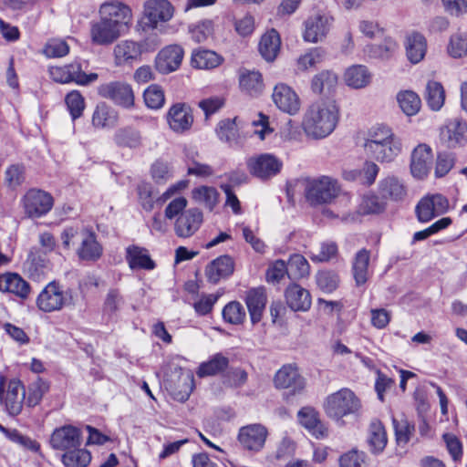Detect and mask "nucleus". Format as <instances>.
I'll return each instance as SVG.
<instances>
[{"instance_id":"nucleus-1","label":"nucleus","mask_w":467,"mask_h":467,"mask_svg":"<svg viewBox=\"0 0 467 467\" xmlns=\"http://www.w3.org/2000/svg\"><path fill=\"white\" fill-rule=\"evenodd\" d=\"M340 119V108L332 99H321L310 104L305 110L301 128L306 137L321 140L329 137Z\"/></svg>"},{"instance_id":"nucleus-2","label":"nucleus","mask_w":467,"mask_h":467,"mask_svg":"<svg viewBox=\"0 0 467 467\" xmlns=\"http://www.w3.org/2000/svg\"><path fill=\"white\" fill-rule=\"evenodd\" d=\"M361 147L369 159L380 163H390L402 152L403 144L391 127L376 124L370 127L362 139Z\"/></svg>"},{"instance_id":"nucleus-3","label":"nucleus","mask_w":467,"mask_h":467,"mask_svg":"<svg viewBox=\"0 0 467 467\" xmlns=\"http://www.w3.org/2000/svg\"><path fill=\"white\" fill-rule=\"evenodd\" d=\"M360 409L359 398L348 388L328 394L323 402L325 414L336 423H344L345 417L358 414Z\"/></svg>"},{"instance_id":"nucleus-4","label":"nucleus","mask_w":467,"mask_h":467,"mask_svg":"<svg viewBox=\"0 0 467 467\" xmlns=\"http://www.w3.org/2000/svg\"><path fill=\"white\" fill-rule=\"evenodd\" d=\"M159 45L156 36H150L141 41L121 40L113 48L114 64L117 67L131 66L140 61L142 54L153 52Z\"/></svg>"},{"instance_id":"nucleus-5","label":"nucleus","mask_w":467,"mask_h":467,"mask_svg":"<svg viewBox=\"0 0 467 467\" xmlns=\"http://www.w3.org/2000/svg\"><path fill=\"white\" fill-rule=\"evenodd\" d=\"M75 304L71 289H64L57 282L48 283L39 293L36 298V306L45 313L59 311L64 307Z\"/></svg>"},{"instance_id":"nucleus-6","label":"nucleus","mask_w":467,"mask_h":467,"mask_svg":"<svg viewBox=\"0 0 467 467\" xmlns=\"http://www.w3.org/2000/svg\"><path fill=\"white\" fill-rule=\"evenodd\" d=\"M25 388L17 379L0 375V406L11 416L18 415L23 408Z\"/></svg>"},{"instance_id":"nucleus-7","label":"nucleus","mask_w":467,"mask_h":467,"mask_svg":"<svg viewBox=\"0 0 467 467\" xmlns=\"http://www.w3.org/2000/svg\"><path fill=\"white\" fill-rule=\"evenodd\" d=\"M339 192L337 181L328 176L313 179L306 187V198L312 205L331 203Z\"/></svg>"},{"instance_id":"nucleus-8","label":"nucleus","mask_w":467,"mask_h":467,"mask_svg":"<svg viewBox=\"0 0 467 467\" xmlns=\"http://www.w3.org/2000/svg\"><path fill=\"white\" fill-rule=\"evenodd\" d=\"M334 23L327 13L316 12L309 15L302 25V38L306 43L317 44L326 39Z\"/></svg>"},{"instance_id":"nucleus-9","label":"nucleus","mask_w":467,"mask_h":467,"mask_svg":"<svg viewBox=\"0 0 467 467\" xmlns=\"http://www.w3.org/2000/svg\"><path fill=\"white\" fill-rule=\"evenodd\" d=\"M173 14L174 8L168 0H148L144 4L140 26L142 31L156 29L160 24L170 21Z\"/></svg>"},{"instance_id":"nucleus-10","label":"nucleus","mask_w":467,"mask_h":467,"mask_svg":"<svg viewBox=\"0 0 467 467\" xmlns=\"http://www.w3.org/2000/svg\"><path fill=\"white\" fill-rule=\"evenodd\" d=\"M99 16L126 34L131 25L132 11L127 5L119 1L103 3L99 7Z\"/></svg>"},{"instance_id":"nucleus-11","label":"nucleus","mask_w":467,"mask_h":467,"mask_svg":"<svg viewBox=\"0 0 467 467\" xmlns=\"http://www.w3.org/2000/svg\"><path fill=\"white\" fill-rule=\"evenodd\" d=\"M50 78L61 84L75 82L80 86H87L95 82L99 76L97 73L86 74L78 63H72L62 67H49Z\"/></svg>"},{"instance_id":"nucleus-12","label":"nucleus","mask_w":467,"mask_h":467,"mask_svg":"<svg viewBox=\"0 0 467 467\" xmlns=\"http://www.w3.org/2000/svg\"><path fill=\"white\" fill-rule=\"evenodd\" d=\"M268 434V430L265 425L252 423L239 429L237 440L244 450L259 452L264 449Z\"/></svg>"},{"instance_id":"nucleus-13","label":"nucleus","mask_w":467,"mask_h":467,"mask_svg":"<svg viewBox=\"0 0 467 467\" xmlns=\"http://www.w3.org/2000/svg\"><path fill=\"white\" fill-rule=\"evenodd\" d=\"M25 213L30 218L46 215L53 207V197L41 190L31 189L22 199Z\"/></svg>"},{"instance_id":"nucleus-14","label":"nucleus","mask_w":467,"mask_h":467,"mask_svg":"<svg viewBox=\"0 0 467 467\" xmlns=\"http://www.w3.org/2000/svg\"><path fill=\"white\" fill-rule=\"evenodd\" d=\"M184 57V49L182 46L171 44L162 47L155 57L154 67L156 70L167 75L178 70Z\"/></svg>"},{"instance_id":"nucleus-15","label":"nucleus","mask_w":467,"mask_h":467,"mask_svg":"<svg viewBox=\"0 0 467 467\" xmlns=\"http://www.w3.org/2000/svg\"><path fill=\"white\" fill-rule=\"evenodd\" d=\"M247 167L251 174L260 179H268L279 173L283 162L274 154L263 153L251 157L247 161Z\"/></svg>"},{"instance_id":"nucleus-16","label":"nucleus","mask_w":467,"mask_h":467,"mask_svg":"<svg viewBox=\"0 0 467 467\" xmlns=\"http://www.w3.org/2000/svg\"><path fill=\"white\" fill-rule=\"evenodd\" d=\"M98 91L101 97L125 109H130L134 105V93L128 83L119 81L106 83L100 85Z\"/></svg>"},{"instance_id":"nucleus-17","label":"nucleus","mask_w":467,"mask_h":467,"mask_svg":"<svg viewBox=\"0 0 467 467\" xmlns=\"http://www.w3.org/2000/svg\"><path fill=\"white\" fill-rule=\"evenodd\" d=\"M449 207V201L441 194L427 195L416 206L417 217L420 222L428 223L434 217L447 213Z\"/></svg>"},{"instance_id":"nucleus-18","label":"nucleus","mask_w":467,"mask_h":467,"mask_svg":"<svg viewBox=\"0 0 467 467\" xmlns=\"http://www.w3.org/2000/svg\"><path fill=\"white\" fill-rule=\"evenodd\" d=\"M275 105L283 112L296 115L299 112L301 102L296 92L288 85L279 83L275 85L272 93Z\"/></svg>"},{"instance_id":"nucleus-19","label":"nucleus","mask_w":467,"mask_h":467,"mask_svg":"<svg viewBox=\"0 0 467 467\" xmlns=\"http://www.w3.org/2000/svg\"><path fill=\"white\" fill-rule=\"evenodd\" d=\"M49 443L53 449L65 451L80 447V431L71 425L57 428L51 434Z\"/></svg>"},{"instance_id":"nucleus-20","label":"nucleus","mask_w":467,"mask_h":467,"mask_svg":"<svg viewBox=\"0 0 467 467\" xmlns=\"http://www.w3.org/2000/svg\"><path fill=\"white\" fill-rule=\"evenodd\" d=\"M202 223V212L197 207H192L184 211L176 219L174 232L179 237L189 238L200 229Z\"/></svg>"},{"instance_id":"nucleus-21","label":"nucleus","mask_w":467,"mask_h":467,"mask_svg":"<svg viewBox=\"0 0 467 467\" xmlns=\"http://www.w3.org/2000/svg\"><path fill=\"white\" fill-rule=\"evenodd\" d=\"M166 120L172 131L183 133L192 128L193 116L188 105L176 103L169 109L166 114Z\"/></svg>"},{"instance_id":"nucleus-22","label":"nucleus","mask_w":467,"mask_h":467,"mask_svg":"<svg viewBox=\"0 0 467 467\" xmlns=\"http://www.w3.org/2000/svg\"><path fill=\"white\" fill-rule=\"evenodd\" d=\"M275 386L277 389H289L293 394L300 393L306 386L304 378L299 374L296 367L285 365L275 375Z\"/></svg>"},{"instance_id":"nucleus-23","label":"nucleus","mask_w":467,"mask_h":467,"mask_svg":"<svg viewBox=\"0 0 467 467\" xmlns=\"http://www.w3.org/2000/svg\"><path fill=\"white\" fill-rule=\"evenodd\" d=\"M433 162L432 150L426 144L418 145L411 153L410 172L418 180L424 179Z\"/></svg>"},{"instance_id":"nucleus-24","label":"nucleus","mask_w":467,"mask_h":467,"mask_svg":"<svg viewBox=\"0 0 467 467\" xmlns=\"http://www.w3.org/2000/svg\"><path fill=\"white\" fill-rule=\"evenodd\" d=\"M297 418L299 423L317 439H325L328 436L327 427L320 420L318 412L311 407L302 408Z\"/></svg>"},{"instance_id":"nucleus-25","label":"nucleus","mask_w":467,"mask_h":467,"mask_svg":"<svg viewBox=\"0 0 467 467\" xmlns=\"http://www.w3.org/2000/svg\"><path fill=\"white\" fill-rule=\"evenodd\" d=\"M121 35H124L122 31L101 17L99 21L91 24L90 37L92 42L96 45H109Z\"/></svg>"},{"instance_id":"nucleus-26","label":"nucleus","mask_w":467,"mask_h":467,"mask_svg":"<svg viewBox=\"0 0 467 467\" xmlns=\"http://www.w3.org/2000/svg\"><path fill=\"white\" fill-rule=\"evenodd\" d=\"M405 53L408 60L416 65L422 61L426 56L428 44L426 37L419 32H411L406 36L404 41Z\"/></svg>"},{"instance_id":"nucleus-27","label":"nucleus","mask_w":467,"mask_h":467,"mask_svg":"<svg viewBox=\"0 0 467 467\" xmlns=\"http://www.w3.org/2000/svg\"><path fill=\"white\" fill-rule=\"evenodd\" d=\"M441 135L450 147L463 146L467 142V124L458 119L449 120Z\"/></svg>"},{"instance_id":"nucleus-28","label":"nucleus","mask_w":467,"mask_h":467,"mask_svg":"<svg viewBox=\"0 0 467 467\" xmlns=\"http://www.w3.org/2000/svg\"><path fill=\"white\" fill-rule=\"evenodd\" d=\"M287 306L294 311H307L312 304L308 290L297 284H291L285 293Z\"/></svg>"},{"instance_id":"nucleus-29","label":"nucleus","mask_w":467,"mask_h":467,"mask_svg":"<svg viewBox=\"0 0 467 467\" xmlns=\"http://www.w3.org/2000/svg\"><path fill=\"white\" fill-rule=\"evenodd\" d=\"M367 443L370 453L373 455L378 456L384 451L388 444V435L381 421L375 420L370 422L368 430Z\"/></svg>"},{"instance_id":"nucleus-30","label":"nucleus","mask_w":467,"mask_h":467,"mask_svg":"<svg viewBox=\"0 0 467 467\" xmlns=\"http://www.w3.org/2000/svg\"><path fill=\"white\" fill-rule=\"evenodd\" d=\"M343 79L348 87L353 89H361L371 83L372 74L364 65H352L346 68Z\"/></svg>"},{"instance_id":"nucleus-31","label":"nucleus","mask_w":467,"mask_h":467,"mask_svg":"<svg viewBox=\"0 0 467 467\" xmlns=\"http://www.w3.org/2000/svg\"><path fill=\"white\" fill-rule=\"evenodd\" d=\"M126 261L131 270H153L155 262L150 258L149 251L138 245H130L126 248Z\"/></svg>"},{"instance_id":"nucleus-32","label":"nucleus","mask_w":467,"mask_h":467,"mask_svg":"<svg viewBox=\"0 0 467 467\" xmlns=\"http://www.w3.org/2000/svg\"><path fill=\"white\" fill-rule=\"evenodd\" d=\"M234 264L229 255H222L213 260L205 268V275L209 282L216 284L222 278L233 274Z\"/></svg>"},{"instance_id":"nucleus-33","label":"nucleus","mask_w":467,"mask_h":467,"mask_svg":"<svg viewBox=\"0 0 467 467\" xmlns=\"http://www.w3.org/2000/svg\"><path fill=\"white\" fill-rule=\"evenodd\" d=\"M251 322L254 325L261 321L266 305V294L264 288L251 289L245 296Z\"/></svg>"},{"instance_id":"nucleus-34","label":"nucleus","mask_w":467,"mask_h":467,"mask_svg":"<svg viewBox=\"0 0 467 467\" xmlns=\"http://www.w3.org/2000/svg\"><path fill=\"white\" fill-rule=\"evenodd\" d=\"M77 254L80 259L86 261H96L101 256L102 247L94 233L88 230L81 231V244Z\"/></svg>"},{"instance_id":"nucleus-35","label":"nucleus","mask_w":467,"mask_h":467,"mask_svg":"<svg viewBox=\"0 0 467 467\" xmlns=\"http://www.w3.org/2000/svg\"><path fill=\"white\" fill-rule=\"evenodd\" d=\"M395 441L398 447L405 448L415 431L414 424L403 414L392 416Z\"/></svg>"},{"instance_id":"nucleus-36","label":"nucleus","mask_w":467,"mask_h":467,"mask_svg":"<svg viewBox=\"0 0 467 467\" xmlns=\"http://www.w3.org/2000/svg\"><path fill=\"white\" fill-rule=\"evenodd\" d=\"M223 62L222 56L209 49H195L191 56V65L197 69L210 70Z\"/></svg>"},{"instance_id":"nucleus-37","label":"nucleus","mask_w":467,"mask_h":467,"mask_svg":"<svg viewBox=\"0 0 467 467\" xmlns=\"http://www.w3.org/2000/svg\"><path fill=\"white\" fill-rule=\"evenodd\" d=\"M370 253L366 249L359 250L352 262V274L357 285H363L370 276Z\"/></svg>"},{"instance_id":"nucleus-38","label":"nucleus","mask_w":467,"mask_h":467,"mask_svg":"<svg viewBox=\"0 0 467 467\" xmlns=\"http://www.w3.org/2000/svg\"><path fill=\"white\" fill-rule=\"evenodd\" d=\"M239 86L244 93L257 96L264 88L263 77L259 71L243 69L239 73Z\"/></svg>"},{"instance_id":"nucleus-39","label":"nucleus","mask_w":467,"mask_h":467,"mask_svg":"<svg viewBox=\"0 0 467 467\" xmlns=\"http://www.w3.org/2000/svg\"><path fill=\"white\" fill-rule=\"evenodd\" d=\"M280 47L281 39L276 30L272 29L262 36L259 43V52L266 61H274L280 52Z\"/></svg>"},{"instance_id":"nucleus-40","label":"nucleus","mask_w":467,"mask_h":467,"mask_svg":"<svg viewBox=\"0 0 467 467\" xmlns=\"http://www.w3.org/2000/svg\"><path fill=\"white\" fill-rule=\"evenodd\" d=\"M192 199L195 203L212 212L219 203L220 193L213 186L201 185L192 190Z\"/></svg>"},{"instance_id":"nucleus-41","label":"nucleus","mask_w":467,"mask_h":467,"mask_svg":"<svg viewBox=\"0 0 467 467\" xmlns=\"http://www.w3.org/2000/svg\"><path fill=\"white\" fill-rule=\"evenodd\" d=\"M396 99L401 111L408 117L415 116L421 108L420 96L413 90L403 89L397 93Z\"/></svg>"},{"instance_id":"nucleus-42","label":"nucleus","mask_w":467,"mask_h":467,"mask_svg":"<svg viewBox=\"0 0 467 467\" xmlns=\"http://www.w3.org/2000/svg\"><path fill=\"white\" fill-rule=\"evenodd\" d=\"M194 389V377L191 370H181L178 382L171 387V394L176 400L185 401Z\"/></svg>"},{"instance_id":"nucleus-43","label":"nucleus","mask_w":467,"mask_h":467,"mask_svg":"<svg viewBox=\"0 0 467 467\" xmlns=\"http://www.w3.org/2000/svg\"><path fill=\"white\" fill-rule=\"evenodd\" d=\"M379 192L382 198L398 201L406 194L403 182L394 176H388L379 182Z\"/></svg>"},{"instance_id":"nucleus-44","label":"nucleus","mask_w":467,"mask_h":467,"mask_svg":"<svg viewBox=\"0 0 467 467\" xmlns=\"http://www.w3.org/2000/svg\"><path fill=\"white\" fill-rule=\"evenodd\" d=\"M326 57V51L321 47H312L300 55L296 62L298 72H306L321 64Z\"/></svg>"},{"instance_id":"nucleus-45","label":"nucleus","mask_w":467,"mask_h":467,"mask_svg":"<svg viewBox=\"0 0 467 467\" xmlns=\"http://www.w3.org/2000/svg\"><path fill=\"white\" fill-rule=\"evenodd\" d=\"M118 113L106 104L96 107L92 115V125L97 129H106L115 126L118 122Z\"/></svg>"},{"instance_id":"nucleus-46","label":"nucleus","mask_w":467,"mask_h":467,"mask_svg":"<svg viewBox=\"0 0 467 467\" xmlns=\"http://www.w3.org/2000/svg\"><path fill=\"white\" fill-rule=\"evenodd\" d=\"M5 286L3 292H8L26 299L30 294L29 284L18 274L6 273L4 275Z\"/></svg>"},{"instance_id":"nucleus-47","label":"nucleus","mask_w":467,"mask_h":467,"mask_svg":"<svg viewBox=\"0 0 467 467\" xmlns=\"http://www.w3.org/2000/svg\"><path fill=\"white\" fill-rule=\"evenodd\" d=\"M398 50V44L390 37L385 38L379 45H369L364 49L365 53L371 58L389 60Z\"/></svg>"},{"instance_id":"nucleus-48","label":"nucleus","mask_w":467,"mask_h":467,"mask_svg":"<svg viewBox=\"0 0 467 467\" xmlns=\"http://www.w3.org/2000/svg\"><path fill=\"white\" fill-rule=\"evenodd\" d=\"M425 99L433 111H439L445 103V90L441 83L429 80L426 84Z\"/></svg>"},{"instance_id":"nucleus-49","label":"nucleus","mask_w":467,"mask_h":467,"mask_svg":"<svg viewBox=\"0 0 467 467\" xmlns=\"http://www.w3.org/2000/svg\"><path fill=\"white\" fill-rule=\"evenodd\" d=\"M338 77L332 70H322L311 79V90L316 94L331 91L337 84Z\"/></svg>"},{"instance_id":"nucleus-50","label":"nucleus","mask_w":467,"mask_h":467,"mask_svg":"<svg viewBox=\"0 0 467 467\" xmlns=\"http://www.w3.org/2000/svg\"><path fill=\"white\" fill-rule=\"evenodd\" d=\"M240 128L238 118L227 119L219 122L216 134L220 140L234 144L237 141Z\"/></svg>"},{"instance_id":"nucleus-51","label":"nucleus","mask_w":467,"mask_h":467,"mask_svg":"<svg viewBox=\"0 0 467 467\" xmlns=\"http://www.w3.org/2000/svg\"><path fill=\"white\" fill-rule=\"evenodd\" d=\"M446 52L454 59L467 57V34L463 32L451 34L448 39Z\"/></svg>"},{"instance_id":"nucleus-52","label":"nucleus","mask_w":467,"mask_h":467,"mask_svg":"<svg viewBox=\"0 0 467 467\" xmlns=\"http://www.w3.org/2000/svg\"><path fill=\"white\" fill-rule=\"evenodd\" d=\"M114 142L119 147L137 148L141 144L140 132L132 127L117 130L113 135Z\"/></svg>"},{"instance_id":"nucleus-53","label":"nucleus","mask_w":467,"mask_h":467,"mask_svg":"<svg viewBox=\"0 0 467 467\" xmlns=\"http://www.w3.org/2000/svg\"><path fill=\"white\" fill-rule=\"evenodd\" d=\"M26 270L35 279L39 280L50 271L49 261L42 255L31 253L26 260Z\"/></svg>"},{"instance_id":"nucleus-54","label":"nucleus","mask_w":467,"mask_h":467,"mask_svg":"<svg viewBox=\"0 0 467 467\" xmlns=\"http://www.w3.org/2000/svg\"><path fill=\"white\" fill-rule=\"evenodd\" d=\"M287 269L288 276L292 279H302L307 277L310 274V265L301 254H295L290 256Z\"/></svg>"},{"instance_id":"nucleus-55","label":"nucleus","mask_w":467,"mask_h":467,"mask_svg":"<svg viewBox=\"0 0 467 467\" xmlns=\"http://www.w3.org/2000/svg\"><path fill=\"white\" fill-rule=\"evenodd\" d=\"M338 248L335 242H322L317 250L311 249L307 254L314 263H325L335 258L337 254Z\"/></svg>"},{"instance_id":"nucleus-56","label":"nucleus","mask_w":467,"mask_h":467,"mask_svg":"<svg viewBox=\"0 0 467 467\" xmlns=\"http://www.w3.org/2000/svg\"><path fill=\"white\" fill-rule=\"evenodd\" d=\"M222 316L224 322L237 326L244 322L246 312L240 302L231 301L223 308Z\"/></svg>"},{"instance_id":"nucleus-57","label":"nucleus","mask_w":467,"mask_h":467,"mask_svg":"<svg viewBox=\"0 0 467 467\" xmlns=\"http://www.w3.org/2000/svg\"><path fill=\"white\" fill-rule=\"evenodd\" d=\"M90 461V452L80 447L68 450L62 457V462L66 467H86Z\"/></svg>"},{"instance_id":"nucleus-58","label":"nucleus","mask_w":467,"mask_h":467,"mask_svg":"<svg viewBox=\"0 0 467 467\" xmlns=\"http://www.w3.org/2000/svg\"><path fill=\"white\" fill-rule=\"evenodd\" d=\"M339 467H367L368 456L365 451L353 448L338 457Z\"/></svg>"},{"instance_id":"nucleus-59","label":"nucleus","mask_w":467,"mask_h":467,"mask_svg":"<svg viewBox=\"0 0 467 467\" xmlns=\"http://www.w3.org/2000/svg\"><path fill=\"white\" fill-rule=\"evenodd\" d=\"M214 24L211 19H203L189 26V33L193 41L202 43L213 35Z\"/></svg>"},{"instance_id":"nucleus-60","label":"nucleus","mask_w":467,"mask_h":467,"mask_svg":"<svg viewBox=\"0 0 467 467\" xmlns=\"http://www.w3.org/2000/svg\"><path fill=\"white\" fill-rule=\"evenodd\" d=\"M227 365L228 359L221 354H216L210 360L200 365L197 375L200 378L213 376L223 371Z\"/></svg>"},{"instance_id":"nucleus-61","label":"nucleus","mask_w":467,"mask_h":467,"mask_svg":"<svg viewBox=\"0 0 467 467\" xmlns=\"http://www.w3.org/2000/svg\"><path fill=\"white\" fill-rule=\"evenodd\" d=\"M315 278L318 288L327 294L335 291L339 284L338 275L331 270H320Z\"/></svg>"},{"instance_id":"nucleus-62","label":"nucleus","mask_w":467,"mask_h":467,"mask_svg":"<svg viewBox=\"0 0 467 467\" xmlns=\"http://www.w3.org/2000/svg\"><path fill=\"white\" fill-rule=\"evenodd\" d=\"M145 105L151 109L163 107L165 96L162 88L157 84L150 85L143 92Z\"/></svg>"},{"instance_id":"nucleus-63","label":"nucleus","mask_w":467,"mask_h":467,"mask_svg":"<svg viewBox=\"0 0 467 467\" xmlns=\"http://www.w3.org/2000/svg\"><path fill=\"white\" fill-rule=\"evenodd\" d=\"M65 102L73 120L81 117L85 109V99L79 91L69 92L65 98Z\"/></svg>"},{"instance_id":"nucleus-64","label":"nucleus","mask_w":467,"mask_h":467,"mask_svg":"<svg viewBox=\"0 0 467 467\" xmlns=\"http://www.w3.org/2000/svg\"><path fill=\"white\" fill-rule=\"evenodd\" d=\"M252 126L253 134L261 140H265L274 132V129L270 126L269 117L263 113H258L256 118L252 120Z\"/></svg>"}]
</instances>
